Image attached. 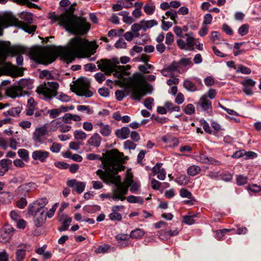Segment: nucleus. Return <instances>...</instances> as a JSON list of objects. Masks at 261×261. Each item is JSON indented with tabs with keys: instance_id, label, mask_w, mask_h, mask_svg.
<instances>
[{
	"instance_id": "nucleus-1",
	"label": "nucleus",
	"mask_w": 261,
	"mask_h": 261,
	"mask_svg": "<svg viewBox=\"0 0 261 261\" xmlns=\"http://www.w3.org/2000/svg\"><path fill=\"white\" fill-rule=\"evenodd\" d=\"M123 154L117 149H112L107 153V155L102 162L104 171L99 169L96 174L107 184H114L117 189L120 191L125 190L127 194L128 187L134 182L132 177H127L124 183L121 182L120 176H116L117 173L123 169L121 165Z\"/></svg>"
},
{
	"instance_id": "nucleus-2",
	"label": "nucleus",
	"mask_w": 261,
	"mask_h": 261,
	"mask_svg": "<svg viewBox=\"0 0 261 261\" xmlns=\"http://www.w3.org/2000/svg\"><path fill=\"white\" fill-rule=\"evenodd\" d=\"M50 18L52 20L58 21L66 31L74 35H85L90 28V24L86 18L74 15L73 9L71 8L60 15L54 14Z\"/></svg>"
},
{
	"instance_id": "nucleus-3",
	"label": "nucleus",
	"mask_w": 261,
	"mask_h": 261,
	"mask_svg": "<svg viewBox=\"0 0 261 261\" xmlns=\"http://www.w3.org/2000/svg\"><path fill=\"white\" fill-rule=\"evenodd\" d=\"M98 45L95 41L89 42L85 39L76 36L72 38L68 46L61 53V58L67 63L72 62L75 57H83L87 50L95 52Z\"/></svg>"
},
{
	"instance_id": "nucleus-4",
	"label": "nucleus",
	"mask_w": 261,
	"mask_h": 261,
	"mask_svg": "<svg viewBox=\"0 0 261 261\" xmlns=\"http://www.w3.org/2000/svg\"><path fill=\"white\" fill-rule=\"evenodd\" d=\"M22 18L27 23L24 22L20 21L17 19L13 16H6L0 18V36L2 34V30L4 28H8L10 26H16L19 28L22 29L25 32L31 34L34 32L36 29V26L31 25L33 22V14L31 13H25L22 15Z\"/></svg>"
},
{
	"instance_id": "nucleus-5",
	"label": "nucleus",
	"mask_w": 261,
	"mask_h": 261,
	"mask_svg": "<svg viewBox=\"0 0 261 261\" xmlns=\"http://www.w3.org/2000/svg\"><path fill=\"white\" fill-rule=\"evenodd\" d=\"M59 87V84L56 82H48L40 85L36 89V92L47 100L51 99L53 97L63 102H68L71 98L67 95L57 91Z\"/></svg>"
},
{
	"instance_id": "nucleus-6",
	"label": "nucleus",
	"mask_w": 261,
	"mask_h": 261,
	"mask_svg": "<svg viewBox=\"0 0 261 261\" xmlns=\"http://www.w3.org/2000/svg\"><path fill=\"white\" fill-rule=\"evenodd\" d=\"M96 63L98 69L105 72L106 74L110 75L113 73L115 77L119 79H122L124 75L129 74L128 70L130 68V66L129 65H116L112 63L111 60L106 59H101Z\"/></svg>"
},
{
	"instance_id": "nucleus-7",
	"label": "nucleus",
	"mask_w": 261,
	"mask_h": 261,
	"mask_svg": "<svg viewBox=\"0 0 261 261\" xmlns=\"http://www.w3.org/2000/svg\"><path fill=\"white\" fill-rule=\"evenodd\" d=\"M143 82L144 79L141 74L138 73L134 74L133 79L128 86L132 98L140 101L145 95L146 92L143 86Z\"/></svg>"
},
{
	"instance_id": "nucleus-8",
	"label": "nucleus",
	"mask_w": 261,
	"mask_h": 261,
	"mask_svg": "<svg viewBox=\"0 0 261 261\" xmlns=\"http://www.w3.org/2000/svg\"><path fill=\"white\" fill-rule=\"evenodd\" d=\"M34 56L37 62L45 65L53 63L57 58L55 54L46 51L41 49L35 51Z\"/></svg>"
},
{
	"instance_id": "nucleus-9",
	"label": "nucleus",
	"mask_w": 261,
	"mask_h": 261,
	"mask_svg": "<svg viewBox=\"0 0 261 261\" xmlns=\"http://www.w3.org/2000/svg\"><path fill=\"white\" fill-rule=\"evenodd\" d=\"M89 82L84 79H79L75 85V91L76 94L79 96H84L90 97L93 95V92L89 90Z\"/></svg>"
},
{
	"instance_id": "nucleus-10",
	"label": "nucleus",
	"mask_w": 261,
	"mask_h": 261,
	"mask_svg": "<svg viewBox=\"0 0 261 261\" xmlns=\"http://www.w3.org/2000/svg\"><path fill=\"white\" fill-rule=\"evenodd\" d=\"M48 132L45 126L37 127L33 134V140L35 143H43L46 140Z\"/></svg>"
},
{
	"instance_id": "nucleus-11",
	"label": "nucleus",
	"mask_w": 261,
	"mask_h": 261,
	"mask_svg": "<svg viewBox=\"0 0 261 261\" xmlns=\"http://www.w3.org/2000/svg\"><path fill=\"white\" fill-rule=\"evenodd\" d=\"M126 190H121L117 189L116 187L113 189L112 193L108 194H102L101 195L102 198H106L109 199H112L114 201L121 200L123 201L125 199V193Z\"/></svg>"
},
{
	"instance_id": "nucleus-12",
	"label": "nucleus",
	"mask_w": 261,
	"mask_h": 261,
	"mask_svg": "<svg viewBox=\"0 0 261 261\" xmlns=\"http://www.w3.org/2000/svg\"><path fill=\"white\" fill-rule=\"evenodd\" d=\"M14 228L10 225H5L0 229V242L3 243L7 242L13 235Z\"/></svg>"
},
{
	"instance_id": "nucleus-13",
	"label": "nucleus",
	"mask_w": 261,
	"mask_h": 261,
	"mask_svg": "<svg viewBox=\"0 0 261 261\" xmlns=\"http://www.w3.org/2000/svg\"><path fill=\"white\" fill-rule=\"evenodd\" d=\"M47 202V199L45 197L36 200L34 203L29 205L28 207V214L29 215H34L35 211H38V210L40 209L44 210V207Z\"/></svg>"
},
{
	"instance_id": "nucleus-14",
	"label": "nucleus",
	"mask_w": 261,
	"mask_h": 261,
	"mask_svg": "<svg viewBox=\"0 0 261 261\" xmlns=\"http://www.w3.org/2000/svg\"><path fill=\"white\" fill-rule=\"evenodd\" d=\"M49 152L44 150H36L32 153V158L35 161H39L41 163L46 162L49 157Z\"/></svg>"
},
{
	"instance_id": "nucleus-15",
	"label": "nucleus",
	"mask_w": 261,
	"mask_h": 261,
	"mask_svg": "<svg viewBox=\"0 0 261 261\" xmlns=\"http://www.w3.org/2000/svg\"><path fill=\"white\" fill-rule=\"evenodd\" d=\"M68 186L72 188L79 194L82 193L85 190L86 184L84 182L77 181L75 179H70L67 181Z\"/></svg>"
},
{
	"instance_id": "nucleus-16",
	"label": "nucleus",
	"mask_w": 261,
	"mask_h": 261,
	"mask_svg": "<svg viewBox=\"0 0 261 261\" xmlns=\"http://www.w3.org/2000/svg\"><path fill=\"white\" fill-rule=\"evenodd\" d=\"M45 211L42 209L35 211L33 216H34V222L36 226L40 227L44 223L45 219Z\"/></svg>"
},
{
	"instance_id": "nucleus-17",
	"label": "nucleus",
	"mask_w": 261,
	"mask_h": 261,
	"mask_svg": "<svg viewBox=\"0 0 261 261\" xmlns=\"http://www.w3.org/2000/svg\"><path fill=\"white\" fill-rule=\"evenodd\" d=\"M6 94L9 97L15 98L17 97L24 96L17 85L10 86L6 89Z\"/></svg>"
},
{
	"instance_id": "nucleus-18",
	"label": "nucleus",
	"mask_w": 261,
	"mask_h": 261,
	"mask_svg": "<svg viewBox=\"0 0 261 261\" xmlns=\"http://www.w3.org/2000/svg\"><path fill=\"white\" fill-rule=\"evenodd\" d=\"M37 109V103L33 97H29L27 100L25 109V114L27 116H32L34 111Z\"/></svg>"
},
{
	"instance_id": "nucleus-19",
	"label": "nucleus",
	"mask_w": 261,
	"mask_h": 261,
	"mask_svg": "<svg viewBox=\"0 0 261 261\" xmlns=\"http://www.w3.org/2000/svg\"><path fill=\"white\" fill-rule=\"evenodd\" d=\"M17 85L24 95L28 94V90L31 89L33 87L31 81L27 79L21 80Z\"/></svg>"
},
{
	"instance_id": "nucleus-20",
	"label": "nucleus",
	"mask_w": 261,
	"mask_h": 261,
	"mask_svg": "<svg viewBox=\"0 0 261 261\" xmlns=\"http://www.w3.org/2000/svg\"><path fill=\"white\" fill-rule=\"evenodd\" d=\"M96 128H99V131L101 135L104 137L109 136L112 132V129L110 125L105 124L102 122L99 121L95 124Z\"/></svg>"
},
{
	"instance_id": "nucleus-21",
	"label": "nucleus",
	"mask_w": 261,
	"mask_h": 261,
	"mask_svg": "<svg viewBox=\"0 0 261 261\" xmlns=\"http://www.w3.org/2000/svg\"><path fill=\"white\" fill-rule=\"evenodd\" d=\"M116 239L118 246L121 248H124L130 244L127 234H119L116 236Z\"/></svg>"
},
{
	"instance_id": "nucleus-22",
	"label": "nucleus",
	"mask_w": 261,
	"mask_h": 261,
	"mask_svg": "<svg viewBox=\"0 0 261 261\" xmlns=\"http://www.w3.org/2000/svg\"><path fill=\"white\" fill-rule=\"evenodd\" d=\"M162 164L157 163L152 168V172L154 174H157L158 178L160 180H164L166 177V172L162 168Z\"/></svg>"
},
{
	"instance_id": "nucleus-23",
	"label": "nucleus",
	"mask_w": 261,
	"mask_h": 261,
	"mask_svg": "<svg viewBox=\"0 0 261 261\" xmlns=\"http://www.w3.org/2000/svg\"><path fill=\"white\" fill-rule=\"evenodd\" d=\"M101 137L98 133H96L91 136L88 140L87 143L92 146L98 147L101 144Z\"/></svg>"
},
{
	"instance_id": "nucleus-24",
	"label": "nucleus",
	"mask_w": 261,
	"mask_h": 261,
	"mask_svg": "<svg viewBox=\"0 0 261 261\" xmlns=\"http://www.w3.org/2000/svg\"><path fill=\"white\" fill-rule=\"evenodd\" d=\"M200 105L202 109L204 111H206L208 109H212V102L207 98L206 95H202L197 105Z\"/></svg>"
},
{
	"instance_id": "nucleus-25",
	"label": "nucleus",
	"mask_w": 261,
	"mask_h": 261,
	"mask_svg": "<svg viewBox=\"0 0 261 261\" xmlns=\"http://www.w3.org/2000/svg\"><path fill=\"white\" fill-rule=\"evenodd\" d=\"M130 133V129L128 127H122L120 129H117L115 131L116 136L122 140L127 139Z\"/></svg>"
},
{
	"instance_id": "nucleus-26",
	"label": "nucleus",
	"mask_w": 261,
	"mask_h": 261,
	"mask_svg": "<svg viewBox=\"0 0 261 261\" xmlns=\"http://www.w3.org/2000/svg\"><path fill=\"white\" fill-rule=\"evenodd\" d=\"M162 140L168 144V146L170 147H174L179 144V141L176 138L171 136H165L162 138Z\"/></svg>"
},
{
	"instance_id": "nucleus-27",
	"label": "nucleus",
	"mask_w": 261,
	"mask_h": 261,
	"mask_svg": "<svg viewBox=\"0 0 261 261\" xmlns=\"http://www.w3.org/2000/svg\"><path fill=\"white\" fill-rule=\"evenodd\" d=\"M185 35L186 37V43L187 46V49L188 50H194L195 42L193 36V33L186 34Z\"/></svg>"
},
{
	"instance_id": "nucleus-28",
	"label": "nucleus",
	"mask_w": 261,
	"mask_h": 261,
	"mask_svg": "<svg viewBox=\"0 0 261 261\" xmlns=\"http://www.w3.org/2000/svg\"><path fill=\"white\" fill-rule=\"evenodd\" d=\"M62 119L65 123H71L72 120L76 122L80 121L81 118L77 115L66 113L63 116Z\"/></svg>"
},
{
	"instance_id": "nucleus-29",
	"label": "nucleus",
	"mask_w": 261,
	"mask_h": 261,
	"mask_svg": "<svg viewBox=\"0 0 261 261\" xmlns=\"http://www.w3.org/2000/svg\"><path fill=\"white\" fill-rule=\"evenodd\" d=\"M21 108L19 107L12 108L7 111H4L3 114L5 117H12L18 116L21 112Z\"/></svg>"
},
{
	"instance_id": "nucleus-30",
	"label": "nucleus",
	"mask_w": 261,
	"mask_h": 261,
	"mask_svg": "<svg viewBox=\"0 0 261 261\" xmlns=\"http://www.w3.org/2000/svg\"><path fill=\"white\" fill-rule=\"evenodd\" d=\"M142 27V30L144 31H147L148 29L158 25V22L154 19L149 20H142L140 21Z\"/></svg>"
},
{
	"instance_id": "nucleus-31",
	"label": "nucleus",
	"mask_w": 261,
	"mask_h": 261,
	"mask_svg": "<svg viewBox=\"0 0 261 261\" xmlns=\"http://www.w3.org/2000/svg\"><path fill=\"white\" fill-rule=\"evenodd\" d=\"M118 15L123 17V21L127 24H130L136 20L133 17L129 15V12L126 11L118 13Z\"/></svg>"
},
{
	"instance_id": "nucleus-32",
	"label": "nucleus",
	"mask_w": 261,
	"mask_h": 261,
	"mask_svg": "<svg viewBox=\"0 0 261 261\" xmlns=\"http://www.w3.org/2000/svg\"><path fill=\"white\" fill-rule=\"evenodd\" d=\"M165 15L166 16V17L164 16H163L162 18L163 19L170 18L171 20L173 21L174 24H176L177 23V12L175 10L171 9H170L165 13Z\"/></svg>"
},
{
	"instance_id": "nucleus-33",
	"label": "nucleus",
	"mask_w": 261,
	"mask_h": 261,
	"mask_svg": "<svg viewBox=\"0 0 261 261\" xmlns=\"http://www.w3.org/2000/svg\"><path fill=\"white\" fill-rule=\"evenodd\" d=\"M145 234V232L141 229L136 228L132 230L129 234V237L134 239H139Z\"/></svg>"
},
{
	"instance_id": "nucleus-34",
	"label": "nucleus",
	"mask_w": 261,
	"mask_h": 261,
	"mask_svg": "<svg viewBox=\"0 0 261 261\" xmlns=\"http://www.w3.org/2000/svg\"><path fill=\"white\" fill-rule=\"evenodd\" d=\"M143 9L146 14L150 15L155 12V6L153 3H146L144 6Z\"/></svg>"
},
{
	"instance_id": "nucleus-35",
	"label": "nucleus",
	"mask_w": 261,
	"mask_h": 261,
	"mask_svg": "<svg viewBox=\"0 0 261 261\" xmlns=\"http://www.w3.org/2000/svg\"><path fill=\"white\" fill-rule=\"evenodd\" d=\"M71 221V218L67 216H65V219L62 222V226L58 228L59 231L62 232L67 230Z\"/></svg>"
},
{
	"instance_id": "nucleus-36",
	"label": "nucleus",
	"mask_w": 261,
	"mask_h": 261,
	"mask_svg": "<svg viewBox=\"0 0 261 261\" xmlns=\"http://www.w3.org/2000/svg\"><path fill=\"white\" fill-rule=\"evenodd\" d=\"M29 246L25 245L24 249H19L16 251V259L18 261H22L25 257V251L29 249Z\"/></svg>"
},
{
	"instance_id": "nucleus-37",
	"label": "nucleus",
	"mask_w": 261,
	"mask_h": 261,
	"mask_svg": "<svg viewBox=\"0 0 261 261\" xmlns=\"http://www.w3.org/2000/svg\"><path fill=\"white\" fill-rule=\"evenodd\" d=\"M126 200L132 203H138L140 204H143L144 200L140 196H135L134 195L128 196L127 197H125Z\"/></svg>"
},
{
	"instance_id": "nucleus-38",
	"label": "nucleus",
	"mask_w": 261,
	"mask_h": 261,
	"mask_svg": "<svg viewBox=\"0 0 261 261\" xmlns=\"http://www.w3.org/2000/svg\"><path fill=\"white\" fill-rule=\"evenodd\" d=\"M142 30V27L140 22L133 24L131 27V32L135 35V38H137L140 34L139 32Z\"/></svg>"
},
{
	"instance_id": "nucleus-39",
	"label": "nucleus",
	"mask_w": 261,
	"mask_h": 261,
	"mask_svg": "<svg viewBox=\"0 0 261 261\" xmlns=\"http://www.w3.org/2000/svg\"><path fill=\"white\" fill-rule=\"evenodd\" d=\"M183 85L185 89L190 91L194 92L197 89L196 85L188 80H186L184 82Z\"/></svg>"
},
{
	"instance_id": "nucleus-40",
	"label": "nucleus",
	"mask_w": 261,
	"mask_h": 261,
	"mask_svg": "<svg viewBox=\"0 0 261 261\" xmlns=\"http://www.w3.org/2000/svg\"><path fill=\"white\" fill-rule=\"evenodd\" d=\"M201 171L200 167L195 165H192L189 167L187 170L188 174L190 175L194 176L198 174Z\"/></svg>"
},
{
	"instance_id": "nucleus-41",
	"label": "nucleus",
	"mask_w": 261,
	"mask_h": 261,
	"mask_svg": "<svg viewBox=\"0 0 261 261\" xmlns=\"http://www.w3.org/2000/svg\"><path fill=\"white\" fill-rule=\"evenodd\" d=\"M17 153L19 156L24 161H29V153L28 150L25 149H20L18 150Z\"/></svg>"
},
{
	"instance_id": "nucleus-42",
	"label": "nucleus",
	"mask_w": 261,
	"mask_h": 261,
	"mask_svg": "<svg viewBox=\"0 0 261 261\" xmlns=\"http://www.w3.org/2000/svg\"><path fill=\"white\" fill-rule=\"evenodd\" d=\"M73 136L75 140H85L87 138V134L82 130H76L73 133Z\"/></svg>"
},
{
	"instance_id": "nucleus-43",
	"label": "nucleus",
	"mask_w": 261,
	"mask_h": 261,
	"mask_svg": "<svg viewBox=\"0 0 261 261\" xmlns=\"http://www.w3.org/2000/svg\"><path fill=\"white\" fill-rule=\"evenodd\" d=\"M84 210L88 213H94L100 210V206L98 205H86Z\"/></svg>"
},
{
	"instance_id": "nucleus-44",
	"label": "nucleus",
	"mask_w": 261,
	"mask_h": 261,
	"mask_svg": "<svg viewBox=\"0 0 261 261\" xmlns=\"http://www.w3.org/2000/svg\"><path fill=\"white\" fill-rule=\"evenodd\" d=\"M248 177L243 175H238L236 176L237 184L239 186L245 185L247 183Z\"/></svg>"
},
{
	"instance_id": "nucleus-45",
	"label": "nucleus",
	"mask_w": 261,
	"mask_h": 261,
	"mask_svg": "<svg viewBox=\"0 0 261 261\" xmlns=\"http://www.w3.org/2000/svg\"><path fill=\"white\" fill-rule=\"evenodd\" d=\"M175 181L180 185H184L187 184L189 181V178L185 175H181L177 177Z\"/></svg>"
},
{
	"instance_id": "nucleus-46",
	"label": "nucleus",
	"mask_w": 261,
	"mask_h": 261,
	"mask_svg": "<svg viewBox=\"0 0 261 261\" xmlns=\"http://www.w3.org/2000/svg\"><path fill=\"white\" fill-rule=\"evenodd\" d=\"M197 214L193 215L191 216H186L183 217V222L188 224L192 225L195 223L194 218L196 217Z\"/></svg>"
},
{
	"instance_id": "nucleus-47",
	"label": "nucleus",
	"mask_w": 261,
	"mask_h": 261,
	"mask_svg": "<svg viewBox=\"0 0 261 261\" xmlns=\"http://www.w3.org/2000/svg\"><path fill=\"white\" fill-rule=\"evenodd\" d=\"M12 164V161L9 159H3L0 162L1 167L7 172L9 170L8 166Z\"/></svg>"
},
{
	"instance_id": "nucleus-48",
	"label": "nucleus",
	"mask_w": 261,
	"mask_h": 261,
	"mask_svg": "<svg viewBox=\"0 0 261 261\" xmlns=\"http://www.w3.org/2000/svg\"><path fill=\"white\" fill-rule=\"evenodd\" d=\"M235 69H236V71L238 73L241 72L243 74H249L251 72L250 68L242 65H239L237 68H235Z\"/></svg>"
},
{
	"instance_id": "nucleus-49",
	"label": "nucleus",
	"mask_w": 261,
	"mask_h": 261,
	"mask_svg": "<svg viewBox=\"0 0 261 261\" xmlns=\"http://www.w3.org/2000/svg\"><path fill=\"white\" fill-rule=\"evenodd\" d=\"M249 26L248 24H244L241 25L238 29L239 34L243 36L246 35L249 31Z\"/></svg>"
},
{
	"instance_id": "nucleus-50",
	"label": "nucleus",
	"mask_w": 261,
	"mask_h": 261,
	"mask_svg": "<svg viewBox=\"0 0 261 261\" xmlns=\"http://www.w3.org/2000/svg\"><path fill=\"white\" fill-rule=\"evenodd\" d=\"M195 109L193 104H188L184 109V112L187 115H192L195 113Z\"/></svg>"
},
{
	"instance_id": "nucleus-51",
	"label": "nucleus",
	"mask_w": 261,
	"mask_h": 261,
	"mask_svg": "<svg viewBox=\"0 0 261 261\" xmlns=\"http://www.w3.org/2000/svg\"><path fill=\"white\" fill-rule=\"evenodd\" d=\"M23 185L24 187V188L25 189V191H27L28 194L29 192H30L31 191L35 190V189H36L37 187V186L36 185L35 183L32 182Z\"/></svg>"
},
{
	"instance_id": "nucleus-52",
	"label": "nucleus",
	"mask_w": 261,
	"mask_h": 261,
	"mask_svg": "<svg viewBox=\"0 0 261 261\" xmlns=\"http://www.w3.org/2000/svg\"><path fill=\"white\" fill-rule=\"evenodd\" d=\"M123 146L125 149L134 150L137 145L133 142L127 140L124 142Z\"/></svg>"
},
{
	"instance_id": "nucleus-53",
	"label": "nucleus",
	"mask_w": 261,
	"mask_h": 261,
	"mask_svg": "<svg viewBox=\"0 0 261 261\" xmlns=\"http://www.w3.org/2000/svg\"><path fill=\"white\" fill-rule=\"evenodd\" d=\"M178 63L180 67L187 66H191L193 65L191 58H181Z\"/></svg>"
},
{
	"instance_id": "nucleus-54",
	"label": "nucleus",
	"mask_w": 261,
	"mask_h": 261,
	"mask_svg": "<svg viewBox=\"0 0 261 261\" xmlns=\"http://www.w3.org/2000/svg\"><path fill=\"white\" fill-rule=\"evenodd\" d=\"M153 66L150 64L141 65L139 66V70L143 73H149V69H153Z\"/></svg>"
},
{
	"instance_id": "nucleus-55",
	"label": "nucleus",
	"mask_w": 261,
	"mask_h": 261,
	"mask_svg": "<svg viewBox=\"0 0 261 261\" xmlns=\"http://www.w3.org/2000/svg\"><path fill=\"white\" fill-rule=\"evenodd\" d=\"M153 101L154 100L152 98L148 97L145 100L144 105L147 109L151 110L153 105Z\"/></svg>"
},
{
	"instance_id": "nucleus-56",
	"label": "nucleus",
	"mask_w": 261,
	"mask_h": 261,
	"mask_svg": "<svg viewBox=\"0 0 261 261\" xmlns=\"http://www.w3.org/2000/svg\"><path fill=\"white\" fill-rule=\"evenodd\" d=\"M180 196L183 198L191 199L192 197V193L186 189L182 188L180 190Z\"/></svg>"
},
{
	"instance_id": "nucleus-57",
	"label": "nucleus",
	"mask_w": 261,
	"mask_h": 261,
	"mask_svg": "<svg viewBox=\"0 0 261 261\" xmlns=\"http://www.w3.org/2000/svg\"><path fill=\"white\" fill-rule=\"evenodd\" d=\"M23 188H24L23 185H21L16 190L17 195L20 197H27L28 195L25 189Z\"/></svg>"
},
{
	"instance_id": "nucleus-58",
	"label": "nucleus",
	"mask_w": 261,
	"mask_h": 261,
	"mask_svg": "<svg viewBox=\"0 0 261 261\" xmlns=\"http://www.w3.org/2000/svg\"><path fill=\"white\" fill-rule=\"evenodd\" d=\"M179 67H180L178 62H174L167 69L168 71L173 72L177 70Z\"/></svg>"
},
{
	"instance_id": "nucleus-59",
	"label": "nucleus",
	"mask_w": 261,
	"mask_h": 261,
	"mask_svg": "<svg viewBox=\"0 0 261 261\" xmlns=\"http://www.w3.org/2000/svg\"><path fill=\"white\" fill-rule=\"evenodd\" d=\"M109 247V246L107 244L99 246L96 249L95 252L97 253H104L108 251Z\"/></svg>"
},
{
	"instance_id": "nucleus-60",
	"label": "nucleus",
	"mask_w": 261,
	"mask_h": 261,
	"mask_svg": "<svg viewBox=\"0 0 261 261\" xmlns=\"http://www.w3.org/2000/svg\"><path fill=\"white\" fill-rule=\"evenodd\" d=\"M247 190L249 191H251L254 193H258L261 191V187L255 184H252L249 185L247 188Z\"/></svg>"
},
{
	"instance_id": "nucleus-61",
	"label": "nucleus",
	"mask_w": 261,
	"mask_h": 261,
	"mask_svg": "<svg viewBox=\"0 0 261 261\" xmlns=\"http://www.w3.org/2000/svg\"><path fill=\"white\" fill-rule=\"evenodd\" d=\"M49 117L51 118H55L60 114V112L59 109H53L48 111Z\"/></svg>"
},
{
	"instance_id": "nucleus-62",
	"label": "nucleus",
	"mask_w": 261,
	"mask_h": 261,
	"mask_svg": "<svg viewBox=\"0 0 261 261\" xmlns=\"http://www.w3.org/2000/svg\"><path fill=\"white\" fill-rule=\"evenodd\" d=\"M109 218L113 221H120L122 219V216L118 213H112L109 216Z\"/></svg>"
},
{
	"instance_id": "nucleus-63",
	"label": "nucleus",
	"mask_w": 261,
	"mask_h": 261,
	"mask_svg": "<svg viewBox=\"0 0 261 261\" xmlns=\"http://www.w3.org/2000/svg\"><path fill=\"white\" fill-rule=\"evenodd\" d=\"M27 204V201L23 197H20V198L16 202L17 206L20 208H23Z\"/></svg>"
},
{
	"instance_id": "nucleus-64",
	"label": "nucleus",
	"mask_w": 261,
	"mask_h": 261,
	"mask_svg": "<svg viewBox=\"0 0 261 261\" xmlns=\"http://www.w3.org/2000/svg\"><path fill=\"white\" fill-rule=\"evenodd\" d=\"M95 80L99 83H101L106 79L105 75L102 72L96 73L94 75Z\"/></svg>"
}]
</instances>
